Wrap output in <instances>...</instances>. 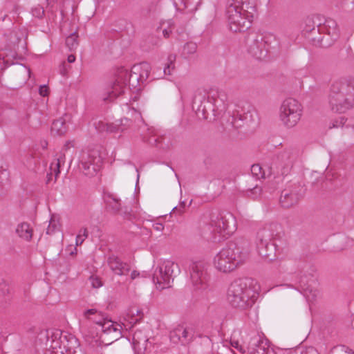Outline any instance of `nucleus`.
I'll return each mask as SVG.
<instances>
[{
    "label": "nucleus",
    "mask_w": 354,
    "mask_h": 354,
    "mask_svg": "<svg viewBox=\"0 0 354 354\" xmlns=\"http://www.w3.org/2000/svg\"><path fill=\"white\" fill-rule=\"evenodd\" d=\"M150 71L151 66L147 62L135 64L130 73L124 67L118 68L115 74L113 83L101 93V99L106 103L113 102L114 99L124 93L128 84L136 88L145 84Z\"/></svg>",
    "instance_id": "1"
},
{
    "label": "nucleus",
    "mask_w": 354,
    "mask_h": 354,
    "mask_svg": "<svg viewBox=\"0 0 354 354\" xmlns=\"http://www.w3.org/2000/svg\"><path fill=\"white\" fill-rule=\"evenodd\" d=\"M249 252V241L243 237L236 238L215 256L214 266L220 272H230L245 262Z\"/></svg>",
    "instance_id": "2"
},
{
    "label": "nucleus",
    "mask_w": 354,
    "mask_h": 354,
    "mask_svg": "<svg viewBox=\"0 0 354 354\" xmlns=\"http://www.w3.org/2000/svg\"><path fill=\"white\" fill-rule=\"evenodd\" d=\"M42 348L45 354H57L60 350L61 354H74L77 351H81L79 340L72 334H63L57 329L42 330L38 335Z\"/></svg>",
    "instance_id": "3"
},
{
    "label": "nucleus",
    "mask_w": 354,
    "mask_h": 354,
    "mask_svg": "<svg viewBox=\"0 0 354 354\" xmlns=\"http://www.w3.org/2000/svg\"><path fill=\"white\" fill-rule=\"evenodd\" d=\"M254 281L251 278H239L230 285L227 298L234 308L245 310L251 307L257 297L254 287Z\"/></svg>",
    "instance_id": "4"
},
{
    "label": "nucleus",
    "mask_w": 354,
    "mask_h": 354,
    "mask_svg": "<svg viewBox=\"0 0 354 354\" xmlns=\"http://www.w3.org/2000/svg\"><path fill=\"white\" fill-rule=\"evenodd\" d=\"M328 103L333 111L339 113L354 108V78L333 82Z\"/></svg>",
    "instance_id": "5"
},
{
    "label": "nucleus",
    "mask_w": 354,
    "mask_h": 354,
    "mask_svg": "<svg viewBox=\"0 0 354 354\" xmlns=\"http://www.w3.org/2000/svg\"><path fill=\"white\" fill-rule=\"evenodd\" d=\"M218 99L224 104L227 99L225 93L223 91H215L211 95L205 91H197L195 93L192 101V109L198 119L209 121L216 119Z\"/></svg>",
    "instance_id": "6"
},
{
    "label": "nucleus",
    "mask_w": 354,
    "mask_h": 354,
    "mask_svg": "<svg viewBox=\"0 0 354 354\" xmlns=\"http://www.w3.org/2000/svg\"><path fill=\"white\" fill-rule=\"evenodd\" d=\"M276 225H268L260 229L257 235V248L259 255L269 261L276 257V244L273 239Z\"/></svg>",
    "instance_id": "7"
},
{
    "label": "nucleus",
    "mask_w": 354,
    "mask_h": 354,
    "mask_svg": "<svg viewBox=\"0 0 354 354\" xmlns=\"http://www.w3.org/2000/svg\"><path fill=\"white\" fill-rule=\"evenodd\" d=\"M180 272L178 264L165 261L154 271L152 280L158 290L170 288L176 274Z\"/></svg>",
    "instance_id": "8"
},
{
    "label": "nucleus",
    "mask_w": 354,
    "mask_h": 354,
    "mask_svg": "<svg viewBox=\"0 0 354 354\" xmlns=\"http://www.w3.org/2000/svg\"><path fill=\"white\" fill-rule=\"evenodd\" d=\"M297 269L299 275V283L304 295L308 300L315 299L317 295V291L313 288V286L317 283L315 268L306 263H300Z\"/></svg>",
    "instance_id": "9"
},
{
    "label": "nucleus",
    "mask_w": 354,
    "mask_h": 354,
    "mask_svg": "<svg viewBox=\"0 0 354 354\" xmlns=\"http://www.w3.org/2000/svg\"><path fill=\"white\" fill-rule=\"evenodd\" d=\"M301 113V104L294 98H287L280 107V120L286 127L292 128L300 120Z\"/></svg>",
    "instance_id": "10"
},
{
    "label": "nucleus",
    "mask_w": 354,
    "mask_h": 354,
    "mask_svg": "<svg viewBox=\"0 0 354 354\" xmlns=\"http://www.w3.org/2000/svg\"><path fill=\"white\" fill-rule=\"evenodd\" d=\"M271 35L252 33L246 39V44L248 53L257 59H263L266 57L270 41Z\"/></svg>",
    "instance_id": "11"
},
{
    "label": "nucleus",
    "mask_w": 354,
    "mask_h": 354,
    "mask_svg": "<svg viewBox=\"0 0 354 354\" xmlns=\"http://www.w3.org/2000/svg\"><path fill=\"white\" fill-rule=\"evenodd\" d=\"M102 158L97 150H83L80 156L79 169L82 174L93 177L100 170Z\"/></svg>",
    "instance_id": "12"
},
{
    "label": "nucleus",
    "mask_w": 354,
    "mask_h": 354,
    "mask_svg": "<svg viewBox=\"0 0 354 354\" xmlns=\"http://www.w3.org/2000/svg\"><path fill=\"white\" fill-rule=\"evenodd\" d=\"M21 59L17 53L10 49H5L0 53V71L10 65H15L12 71L15 78L21 82H25L30 76V70L24 64L15 63L14 60Z\"/></svg>",
    "instance_id": "13"
},
{
    "label": "nucleus",
    "mask_w": 354,
    "mask_h": 354,
    "mask_svg": "<svg viewBox=\"0 0 354 354\" xmlns=\"http://www.w3.org/2000/svg\"><path fill=\"white\" fill-rule=\"evenodd\" d=\"M252 12L238 11L230 7L226 10V15L230 30L234 32H244L250 28L253 19Z\"/></svg>",
    "instance_id": "14"
},
{
    "label": "nucleus",
    "mask_w": 354,
    "mask_h": 354,
    "mask_svg": "<svg viewBox=\"0 0 354 354\" xmlns=\"http://www.w3.org/2000/svg\"><path fill=\"white\" fill-rule=\"evenodd\" d=\"M210 225L212 232L226 239L236 230V220L230 213H218L212 216Z\"/></svg>",
    "instance_id": "15"
},
{
    "label": "nucleus",
    "mask_w": 354,
    "mask_h": 354,
    "mask_svg": "<svg viewBox=\"0 0 354 354\" xmlns=\"http://www.w3.org/2000/svg\"><path fill=\"white\" fill-rule=\"evenodd\" d=\"M190 279L194 291L207 288V265L203 261H193L189 265Z\"/></svg>",
    "instance_id": "16"
},
{
    "label": "nucleus",
    "mask_w": 354,
    "mask_h": 354,
    "mask_svg": "<svg viewBox=\"0 0 354 354\" xmlns=\"http://www.w3.org/2000/svg\"><path fill=\"white\" fill-rule=\"evenodd\" d=\"M248 354H276L270 348L268 340L263 339L258 334L250 337L248 342Z\"/></svg>",
    "instance_id": "17"
},
{
    "label": "nucleus",
    "mask_w": 354,
    "mask_h": 354,
    "mask_svg": "<svg viewBox=\"0 0 354 354\" xmlns=\"http://www.w3.org/2000/svg\"><path fill=\"white\" fill-rule=\"evenodd\" d=\"M298 157V151L293 149H287L278 156V159L282 165V174L286 175L289 173Z\"/></svg>",
    "instance_id": "18"
},
{
    "label": "nucleus",
    "mask_w": 354,
    "mask_h": 354,
    "mask_svg": "<svg viewBox=\"0 0 354 354\" xmlns=\"http://www.w3.org/2000/svg\"><path fill=\"white\" fill-rule=\"evenodd\" d=\"M194 335L193 327L178 326L170 332L169 337L174 343L180 341L182 343H187L192 340Z\"/></svg>",
    "instance_id": "19"
},
{
    "label": "nucleus",
    "mask_w": 354,
    "mask_h": 354,
    "mask_svg": "<svg viewBox=\"0 0 354 354\" xmlns=\"http://www.w3.org/2000/svg\"><path fill=\"white\" fill-rule=\"evenodd\" d=\"M106 263L111 270L117 275L127 274L131 270V266L123 262L118 257L111 254L107 257Z\"/></svg>",
    "instance_id": "20"
},
{
    "label": "nucleus",
    "mask_w": 354,
    "mask_h": 354,
    "mask_svg": "<svg viewBox=\"0 0 354 354\" xmlns=\"http://www.w3.org/2000/svg\"><path fill=\"white\" fill-rule=\"evenodd\" d=\"M100 327L104 334L111 335L112 339L114 340H117L122 337L121 325L108 319L106 317Z\"/></svg>",
    "instance_id": "21"
},
{
    "label": "nucleus",
    "mask_w": 354,
    "mask_h": 354,
    "mask_svg": "<svg viewBox=\"0 0 354 354\" xmlns=\"http://www.w3.org/2000/svg\"><path fill=\"white\" fill-rule=\"evenodd\" d=\"M300 198V195L295 190L285 189L281 192L279 202L282 207L289 208L297 204Z\"/></svg>",
    "instance_id": "22"
},
{
    "label": "nucleus",
    "mask_w": 354,
    "mask_h": 354,
    "mask_svg": "<svg viewBox=\"0 0 354 354\" xmlns=\"http://www.w3.org/2000/svg\"><path fill=\"white\" fill-rule=\"evenodd\" d=\"M319 31L326 32L331 37V39L336 40L339 34V28L337 22L331 19H326L322 25L318 26Z\"/></svg>",
    "instance_id": "23"
},
{
    "label": "nucleus",
    "mask_w": 354,
    "mask_h": 354,
    "mask_svg": "<svg viewBox=\"0 0 354 354\" xmlns=\"http://www.w3.org/2000/svg\"><path fill=\"white\" fill-rule=\"evenodd\" d=\"M250 0H228L226 6V10H229L230 7L238 10V11H254V8L252 6H250Z\"/></svg>",
    "instance_id": "24"
},
{
    "label": "nucleus",
    "mask_w": 354,
    "mask_h": 354,
    "mask_svg": "<svg viewBox=\"0 0 354 354\" xmlns=\"http://www.w3.org/2000/svg\"><path fill=\"white\" fill-rule=\"evenodd\" d=\"M83 316L85 319L95 323L99 326H100L106 318L105 315L102 312L98 311L95 308H91L84 310Z\"/></svg>",
    "instance_id": "25"
},
{
    "label": "nucleus",
    "mask_w": 354,
    "mask_h": 354,
    "mask_svg": "<svg viewBox=\"0 0 354 354\" xmlns=\"http://www.w3.org/2000/svg\"><path fill=\"white\" fill-rule=\"evenodd\" d=\"M16 234L21 239L29 241L32 236V230L28 223H21L17 226L15 230Z\"/></svg>",
    "instance_id": "26"
},
{
    "label": "nucleus",
    "mask_w": 354,
    "mask_h": 354,
    "mask_svg": "<svg viewBox=\"0 0 354 354\" xmlns=\"http://www.w3.org/2000/svg\"><path fill=\"white\" fill-rule=\"evenodd\" d=\"M67 131L66 121L63 118L55 120L51 126V131L55 135H64Z\"/></svg>",
    "instance_id": "27"
},
{
    "label": "nucleus",
    "mask_w": 354,
    "mask_h": 354,
    "mask_svg": "<svg viewBox=\"0 0 354 354\" xmlns=\"http://www.w3.org/2000/svg\"><path fill=\"white\" fill-rule=\"evenodd\" d=\"M249 339L247 337L244 341L243 344H241L239 341L231 339L230 344L233 348L232 352L234 354H248V342Z\"/></svg>",
    "instance_id": "28"
},
{
    "label": "nucleus",
    "mask_w": 354,
    "mask_h": 354,
    "mask_svg": "<svg viewBox=\"0 0 354 354\" xmlns=\"http://www.w3.org/2000/svg\"><path fill=\"white\" fill-rule=\"evenodd\" d=\"M106 203L107 205V208L109 211H111L114 214H119L122 207L120 199L113 196H109V199Z\"/></svg>",
    "instance_id": "29"
},
{
    "label": "nucleus",
    "mask_w": 354,
    "mask_h": 354,
    "mask_svg": "<svg viewBox=\"0 0 354 354\" xmlns=\"http://www.w3.org/2000/svg\"><path fill=\"white\" fill-rule=\"evenodd\" d=\"M10 299V288L8 284L4 281H0V306H3Z\"/></svg>",
    "instance_id": "30"
},
{
    "label": "nucleus",
    "mask_w": 354,
    "mask_h": 354,
    "mask_svg": "<svg viewBox=\"0 0 354 354\" xmlns=\"http://www.w3.org/2000/svg\"><path fill=\"white\" fill-rule=\"evenodd\" d=\"M95 129L100 131L116 132L118 127L113 123L109 124L102 121H98L94 123Z\"/></svg>",
    "instance_id": "31"
},
{
    "label": "nucleus",
    "mask_w": 354,
    "mask_h": 354,
    "mask_svg": "<svg viewBox=\"0 0 354 354\" xmlns=\"http://www.w3.org/2000/svg\"><path fill=\"white\" fill-rule=\"evenodd\" d=\"M176 56L174 54H170L167 57V62L164 67L163 73L165 75H171L175 70V62Z\"/></svg>",
    "instance_id": "32"
},
{
    "label": "nucleus",
    "mask_w": 354,
    "mask_h": 354,
    "mask_svg": "<svg viewBox=\"0 0 354 354\" xmlns=\"http://www.w3.org/2000/svg\"><path fill=\"white\" fill-rule=\"evenodd\" d=\"M77 38L78 35L76 32L71 33L69 36L66 37V45L70 50H73L77 48L79 44Z\"/></svg>",
    "instance_id": "33"
},
{
    "label": "nucleus",
    "mask_w": 354,
    "mask_h": 354,
    "mask_svg": "<svg viewBox=\"0 0 354 354\" xmlns=\"http://www.w3.org/2000/svg\"><path fill=\"white\" fill-rule=\"evenodd\" d=\"M59 229L60 223L59 220L55 216H53L49 221V225L47 228L46 233L48 234H52L54 232L59 231Z\"/></svg>",
    "instance_id": "34"
},
{
    "label": "nucleus",
    "mask_w": 354,
    "mask_h": 354,
    "mask_svg": "<svg viewBox=\"0 0 354 354\" xmlns=\"http://www.w3.org/2000/svg\"><path fill=\"white\" fill-rule=\"evenodd\" d=\"M197 45L194 42H187L185 44L183 49V55L185 57H189L191 55H193L196 52Z\"/></svg>",
    "instance_id": "35"
},
{
    "label": "nucleus",
    "mask_w": 354,
    "mask_h": 354,
    "mask_svg": "<svg viewBox=\"0 0 354 354\" xmlns=\"http://www.w3.org/2000/svg\"><path fill=\"white\" fill-rule=\"evenodd\" d=\"M238 117L239 118V120L245 121L246 122H248V121L253 120V118H252L253 114L250 111H248V112L244 113L243 115L237 113V115L233 116V120L232 122L233 125L235 127H237L236 123L237 122L236 119Z\"/></svg>",
    "instance_id": "36"
},
{
    "label": "nucleus",
    "mask_w": 354,
    "mask_h": 354,
    "mask_svg": "<svg viewBox=\"0 0 354 354\" xmlns=\"http://www.w3.org/2000/svg\"><path fill=\"white\" fill-rule=\"evenodd\" d=\"M88 236V231L86 227H82L76 236V245H80L83 243L85 239Z\"/></svg>",
    "instance_id": "37"
},
{
    "label": "nucleus",
    "mask_w": 354,
    "mask_h": 354,
    "mask_svg": "<svg viewBox=\"0 0 354 354\" xmlns=\"http://www.w3.org/2000/svg\"><path fill=\"white\" fill-rule=\"evenodd\" d=\"M131 120L130 119H128L127 118H122L120 120H118L115 122V123H113L114 125H116L118 127L116 131H124L127 127H129L131 124Z\"/></svg>",
    "instance_id": "38"
},
{
    "label": "nucleus",
    "mask_w": 354,
    "mask_h": 354,
    "mask_svg": "<svg viewBox=\"0 0 354 354\" xmlns=\"http://www.w3.org/2000/svg\"><path fill=\"white\" fill-rule=\"evenodd\" d=\"M262 193V188L260 186L256 185L252 189L248 191V196L253 199H256L261 196Z\"/></svg>",
    "instance_id": "39"
},
{
    "label": "nucleus",
    "mask_w": 354,
    "mask_h": 354,
    "mask_svg": "<svg viewBox=\"0 0 354 354\" xmlns=\"http://www.w3.org/2000/svg\"><path fill=\"white\" fill-rule=\"evenodd\" d=\"M118 214L126 220H131L133 218L131 209L127 207H121Z\"/></svg>",
    "instance_id": "40"
},
{
    "label": "nucleus",
    "mask_w": 354,
    "mask_h": 354,
    "mask_svg": "<svg viewBox=\"0 0 354 354\" xmlns=\"http://www.w3.org/2000/svg\"><path fill=\"white\" fill-rule=\"evenodd\" d=\"M252 175L257 178H264V173L262 172L261 167L258 164H254L251 167Z\"/></svg>",
    "instance_id": "41"
},
{
    "label": "nucleus",
    "mask_w": 354,
    "mask_h": 354,
    "mask_svg": "<svg viewBox=\"0 0 354 354\" xmlns=\"http://www.w3.org/2000/svg\"><path fill=\"white\" fill-rule=\"evenodd\" d=\"M283 354H319L317 351L313 348H310L306 351H286Z\"/></svg>",
    "instance_id": "42"
},
{
    "label": "nucleus",
    "mask_w": 354,
    "mask_h": 354,
    "mask_svg": "<svg viewBox=\"0 0 354 354\" xmlns=\"http://www.w3.org/2000/svg\"><path fill=\"white\" fill-rule=\"evenodd\" d=\"M61 159H62V156H60L58 158H57L55 162H52L51 165H50V170L52 171H53L55 178H57V176L60 173L59 167H60L61 162H62Z\"/></svg>",
    "instance_id": "43"
},
{
    "label": "nucleus",
    "mask_w": 354,
    "mask_h": 354,
    "mask_svg": "<svg viewBox=\"0 0 354 354\" xmlns=\"http://www.w3.org/2000/svg\"><path fill=\"white\" fill-rule=\"evenodd\" d=\"M89 281L94 288H98L102 286L101 279L95 275H92L89 277Z\"/></svg>",
    "instance_id": "44"
},
{
    "label": "nucleus",
    "mask_w": 354,
    "mask_h": 354,
    "mask_svg": "<svg viewBox=\"0 0 354 354\" xmlns=\"http://www.w3.org/2000/svg\"><path fill=\"white\" fill-rule=\"evenodd\" d=\"M45 10L41 6H37L32 9V14L34 17L37 18H42L44 15Z\"/></svg>",
    "instance_id": "45"
},
{
    "label": "nucleus",
    "mask_w": 354,
    "mask_h": 354,
    "mask_svg": "<svg viewBox=\"0 0 354 354\" xmlns=\"http://www.w3.org/2000/svg\"><path fill=\"white\" fill-rule=\"evenodd\" d=\"M173 2L177 10H183L188 7L187 0H173Z\"/></svg>",
    "instance_id": "46"
},
{
    "label": "nucleus",
    "mask_w": 354,
    "mask_h": 354,
    "mask_svg": "<svg viewBox=\"0 0 354 354\" xmlns=\"http://www.w3.org/2000/svg\"><path fill=\"white\" fill-rule=\"evenodd\" d=\"M57 0H47L46 12L53 14L57 10Z\"/></svg>",
    "instance_id": "47"
},
{
    "label": "nucleus",
    "mask_w": 354,
    "mask_h": 354,
    "mask_svg": "<svg viewBox=\"0 0 354 354\" xmlns=\"http://www.w3.org/2000/svg\"><path fill=\"white\" fill-rule=\"evenodd\" d=\"M129 314H131V315L132 317H134L135 315L139 317L138 319H135V321H134L135 323L139 322L140 321V319H142V318L143 317L142 311L141 310H138V309H136V308L130 309L129 310Z\"/></svg>",
    "instance_id": "48"
},
{
    "label": "nucleus",
    "mask_w": 354,
    "mask_h": 354,
    "mask_svg": "<svg viewBox=\"0 0 354 354\" xmlns=\"http://www.w3.org/2000/svg\"><path fill=\"white\" fill-rule=\"evenodd\" d=\"M162 139L161 137L152 136L149 138V142L157 147H162Z\"/></svg>",
    "instance_id": "49"
},
{
    "label": "nucleus",
    "mask_w": 354,
    "mask_h": 354,
    "mask_svg": "<svg viewBox=\"0 0 354 354\" xmlns=\"http://www.w3.org/2000/svg\"><path fill=\"white\" fill-rule=\"evenodd\" d=\"M172 26L170 22H168V27L162 30V35L165 38H168L170 36L172 32Z\"/></svg>",
    "instance_id": "50"
},
{
    "label": "nucleus",
    "mask_w": 354,
    "mask_h": 354,
    "mask_svg": "<svg viewBox=\"0 0 354 354\" xmlns=\"http://www.w3.org/2000/svg\"><path fill=\"white\" fill-rule=\"evenodd\" d=\"M185 207V203L183 201V202L180 203V204L178 207H175L173 209L172 212H173V213L178 212L179 214H181L182 213L184 212Z\"/></svg>",
    "instance_id": "51"
},
{
    "label": "nucleus",
    "mask_w": 354,
    "mask_h": 354,
    "mask_svg": "<svg viewBox=\"0 0 354 354\" xmlns=\"http://www.w3.org/2000/svg\"><path fill=\"white\" fill-rule=\"evenodd\" d=\"M39 93L41 96H46L48 93V87L46 85L40 86Z\"/></svg>",
    "instance_id": "52"
},
{
    "label": "nucleus",
    "mask_w": 354,
    "mask_h": 354,
    "mask_svg": "<svg viewBox=\"0 0 354 354\" xmlns=\"http://www.w3.org/2000/svg\"><path fill=\"white\" fill-rule=\"evenodd\" d=\"M11 7V12L15 13V14H18L19 12V10L20 9V7L19 5L17 4H8L6 6V8L8 9L9 7Z\"/></svg>",
    "instance_id": "53"
},
{
    "label": "nucleus",
    "mask_w": 354,
    "mask_h": 354,
    "mask_svg": "<svg viewBox=\"0 0 354 354\" xmlns=\"http://www.w3.org/2000/svg\"><path fill=\"white\" fill-rule=\"evenodd\" d=\"M153 227L158 232H162L164 230V225L160 223L153 224Z\"/></svg>",
    "instance_id": "54"
},
{
    "label": "nucleus",
    "mask_w": 354,
    "mask_h": 354,
    "mask_svg": "<svg viewBox=\"0 0 354 354\" xmlns=\"http://www.w3.org/2000/svg\"><path fill=\"white\" fill-rule=\"evenodd\" d=\"M131 114L134 116L135 119L139 118L140 117V113H138L136 109H132L129 111Z\"/></svg>",
    "instance_id": "55"
},
{
    "label": "nucleus",
    "mask_w": 354,
    "mask_h": 354,
    "mask_svg": "<svg viewBox=\"0 0 354 354\" xmlns=\"http://www.w3.org/2000/svg\"><path fill=\"white\" fill-rule=\"evenodd\" d=\"M139 276H140V272L136 271V270H133L131 273V279H135L136 278L138 277Z\"/></svg>",
    "instance_id": "56"
},
{
    "label": "nucleus",
    "mask_w": 354,
    "mask_h": 354,
    "mask_svg": "<svg viewBox=\"0 0 354 354\" xmlns=\"http://www.w3.org/2000/svg\"><path fill=\"white\" fill-rule=\"evenodd\" d=\"M67 61L68 63H73L75 61V56L73 55H68Z\"/></svg>",
    "instance_id": "57"
},
{
    "label": "nucleus",
    "mask_w": 354,
    "mask_h": 354,
    "mask_svg": "<svg viewBox=\"0 0 354 354\" xmlns=\"http://www.w3.org/2000/svg\"><path fill=\"white\" fill-rule=\"evenodd\" d=\"M136 171L138 172V175H137V180H139V178H140V175L138 174V170L136 169Z\"/></svg>",
    "instance_id": "58"
},
{
    "label": "nucleus",
    "mask_w": 354,
    "mask_h": 354,
    "mask_svg": "<svg viewBox=\"0 0 354 354\" xmlns=\"http://www.w3.org/2000/svg\"><path fill=\"white\" fill-rule=\"evenodd\" d=\"M136 344V341H135V339H133V346H135Z\"/></svg>",
    "instance_id": "59"
},
{
    "label": "nucleus",
    "mask_w": 354,
    "mask_h": 354,
    "mask_svg": "<svg viewBox=\"0 0 354 354\" xmlns=\"http://www.w3.org/2000/svg\"><path fill=\"white\" fill-rule=\"evenodd\" d=\"M61 73H62V75H64V71H61Z\"/></svg>",
    "instance_id": "60"
},
{
    "label": "nucleus",
    "mask_w": 354,
    "mask_h": 354,
    "mask_svg": "<svg viewBox=\"0 0 354 354\" xmlns=\"http://www.w3.org/2000/svg\"><path fill=\"white\" fill-rule=\"evenodd\" d=\"M135 354H138V353H136Z\"/></svg>",
    "instance_id": "61"
}]
</instances>
